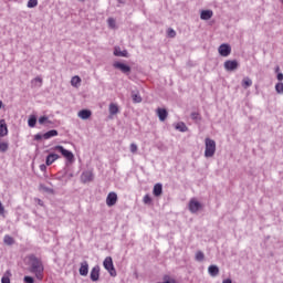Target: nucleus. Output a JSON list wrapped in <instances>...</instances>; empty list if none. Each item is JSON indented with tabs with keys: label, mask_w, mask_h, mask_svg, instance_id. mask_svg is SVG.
<instances>
[{
	"label": "nucleus",
	"mask_w": 283,
	"mask_h": 283,
	"mask_svg": "<svg viewBox=\"0 0 283 283\" xmlns=\"http://www.w3.org/2000/svg\"><path fill=\"white\" fill-rule=\"evenodd\" d=\"M28 266L30 273L35 274V277L38 280H43V261L41 259L36 258L34 254L28 256Z\"/></svg>",
	"instance_id": "obj_1"
},
{
	"label": "nucleus",
	"mask_w": 283,
	"mask_h": 283,
	"mask_svg": "<svg viewBox=\"0 0 283 283\" xmlns=\"http://www.w3.org/2000/svg\"><path fill=\"white\" fill-rule=\"evenodd\" d=\"M205 145H206L205 157L213 158V156H216V140L207 137L205 139Z\"/></svg>",
	"instance_id": "obj_2"
},
{
	"label": "nucleus",
	"mask_w": 283,
	"mask_h": 283,
	"mask_svg": "<svg viewBox=\"0 0 283 283\" xmlns=\"http://www.w3.org/2000/svg\"><path fill=\"white\" fill-rule=\"evenodd\" d=\"M54 151H59L66 159L67 165H72L74 163V153L65 149L63 146H55L53 148Z\"/></svg>",
	"instance_id": "obj_3"
},
{
	"label": "nucleus",
	"mask_w": 283,
	"mask_h": 283,
	"mask_svg": "<svg viewBox=\"0 0 283 283\" xmlns=\"http://www.w3.org/2000/svg\"><path fill=\"white\" fill-rule=\"evenodd\" d=\"M104 269L108 271L109 275L112 277H116V269L114 268V261L112 260V256H107L104 262Z\"/></svg>",
	"instance_id": "obj_4"
},
{
	"label": "nucleus",
	"mask_w": 283,
	"mask_h": 283,
	"mask_svg": "<svg viewBox=\"0 0 283 283\" xmlns=\"http://www.w3.org/2000/svg\"><path fill=\"white\" fill-rule=\"evenodd\" d=\"M226 72H235L240 67V62L238 60H228L223 63Z\"/></svg>",
	"instance_id": "obj_5"
},
{
	"label": "nucleus",
	"mask_w": 283,
	"mask_h": 283,
	"mask_svg": "<svg viewBox=\"0 0 283 283\" xmlns=\"http://www.w3.org/2000/svg\"><path fill=\"white\" fill-rule=\"evenodd\" d=\"M190 213H198L202 209V203L196 199H191L188 205Z\"/></svg>",
	"instance_id": "obj_6"
},
{
	"label": "nucleus",
	"mask_w": 283,
	"mask_h": 283,
	"mask_svg": "<svg viewBox=\"0 0 283 283\" xmlns=\"http://www.w3.org/2000/svg\"><path fill=\"white\" fill-rule=\"evenodd\" d=\"M92 180H94V172H92V170L82 172L81 182H83V185H87V182H92Z\"/></svg>",
	"instance_id": "obj_7"
},
{
	"label": "nucleus",
	"mask_w": 283,
	"mask_h": 283,
	"mask_svg": "<svg viewBox=\"0 0 283 283\" xmlns=\"http://www.w3.org/2000/svg\"><path fill=\"white\" fill-rule=\"evenodd\" d=\"M113 67H115V70H119L123 74H129V72H132V67L129 65L120 62H115Z\"/></svg>",
	"instance_id": "obj_8"
},
{
	"label": "nucleus",
	"mask_w": 283,
	"mask_h": 283,
	"mask_svg": "<svg viewBox=\"0 0 283 283\" xmlns=\"http://www.w3.org/2000/svg\"><path fill=\"white\" fill-rule=\"evenodd\" d=\"M118 202V195L116 192H109L106 197L107 207H114Z\"/></svg>",
	"instance_id": "obj_9"
},
{
	"label": "nucleus",
	"mask_w": 283,
	"mask_h": 283,
	"mask_svg": "<svg viewBox=\"0 0 283 283\" xmlns=\"http://www.w3.org/2000/svg\"><path fill=\"white\" fill-rule=\"evenodd\" d=\"M220 56H229L231 54V45L229 44H221L218 49Z\"/></svg>",
	"instance_id": "obj_10"
},
{
	"label": "nucleus",
	"mask_w": 283,
	"mask_h": 283,
	"mask_svg": "<svg viewBox=\"0 0 283 283\" xmlns=\"http://www.w3.org/2000/svg\"><path fill=\"white\" fill-rule=\"evenodd\" d=\"M80 275H82V277H87V274L90 273V263H87V261H83L80 264Z\"/></svg>",
	"instance_id": "obj_11"
},
{
	"label": "nucleus",
	"mask_w": 283,
	"mask_h": 283,
	"mask_svg": "<svg viewBox=\"0 0 283 283\" xmlns=\"http://www.w3.org/2000/svg\"><path fill=\"white\" fill-rule=\"evenodd\" d=\"M99 277H101V266L95 265L91 270V280L92 282H98Z\"/></svg>",
	"instance_id": "obj_12"
},
{
	"label": "nucleus",
	"mask_w": 283,
	"mask_h": 283,
	"mask_svg": "<svg viewBox=\"0 0 283 283\" xmlns=\"http://www.w3.org/2000/svg\"><path fill=\"white\" fill-rule=\"evenodd\" d=\"M59 158H61V156L51 153L46 156V160H45V165L46 167H50V165H53V163H56V160H59Z\"/></svg>",
	"instance_id": "obj_13"
},
{
	"label": "nucleus",
	"mask_w": 283,
	"mask_h": 283,
	"mask_svg": "<svg viewBox=\"0 0 283 283\" xmlns=\"http://www.w3.org/2000/svg\"><path fill=\"white\" fill-rule=\"evenodd\" d=\"M157 116L161 123H165L167 120V116H169V113L165 108H157Z\"/></svg>",
	"instance_id": "obj_14"
},
{
	"label": "nucleus",
	"mask_w": 283,
	"mask_h": 283,
	"mask_svg": "<svg viewBox=\"0 0 283 283\" xmlns=\"http://www.w3.org/2000/svg\"><path fill=\"white\" fill-rule=\"evenodd\" d=\"M78 118L82 120H87L88 118L92 117V111L90 109H82L77 113Z\"/></svg>",
	"instance_id": "obj_15"
},
{
	"label": "nucleus",
	"mask_w": 283,
	"mask_h": 283,
	"mask_svg": "<svg viewBox=\"0 0 283 283\" xmlns=\"http://www.w3.org/2000/svg\"><path fill=\"white\" fill-rule=\"evenodd\" d=\"M213 17V11L212 10H202L200 13V19L202 21H209Z\"/></svg>",
	"instance_id": "obj_16"
},
{
	"label": "nucleus",
	"mask_w": 283,
	"mask_h": 283,
	"mask_svg": "<svg viewBox=\"0 0 283 283\" xmlns=\"http://www.w3.org/2000/svg\"><path fill=\"white\" fill-rule=\"evenodd\" d=\"M8 136V125L6 124V119L0 120V137Z\"/></svg>",
	"instance_id": "obj_17"
},
{
	"label": "nucleus",
	"mask_w": 283,
	"mask_h": 283,
	"mask_svg": "<svg viewBox=\"0 0 283 283\" xmlns=\"http://www.w3.org/2000/svg\"><path fill=\"white\" fill-rule=\"evenodd\" d=\"M208 273L211 277H217V275L220 274V268H218V265H210L208 268Z\"/></svg>",
	"instance_id": "obj_18"
},
{
	"label": "nucleus",
	"mask_w": 283,
	"mask_h": 283,
	"mask_svg": "<svg viewBox=\"0 0 283 283\" xmlns=\"http://www.w3.org/2000/svg\"><path fill=\"white\" fill-rule=\"evenodd\" d=\"M114 56H124L125 59H127V56H129V53L127 52V50L122 51L119 46H117L114 49Z\"/></svg>",
	"instance_id": "obj_19"
},
{
	"label": "nucleus",
	"mask_w": 283,
	"mask_h": 283,
	"mask_svg": "<svg viewBox=\"0 0 283 283\" xmlns=\"http://www.w3.org/2000/svg\"><path fill=\"white\" fill-rule=\"evenodd\" d=\"M43 85V78L36 76L31 81V87H41Z\"/></svg>",
	"instance_id": "obj_20"
},
{
	"label": "nucleus",
	"mask_w": 283,
	"mask_h": 283,
	"mask_svg": "<svg viewBox=\"0 0 283 283\" xmlns=\"http://www.w3.org/2000/svg\"><path fill=\"white\" fill-rule=\"evenodd\" d=\"M241 85H242L243 90H249V87H251V85H253V81L250 80V77H243Z\"/></svg>",
	"instance_id": "obj_21"
},
{
	"label": "nucleus",
	"mask_w": 283,
	"mask_h": 283,
	"mask_svg": "<svg viewBox=\"0 0 283 283\" xmlns=\"http://www.w3.org/2000/svg\"><path fill=\"white\" fill-rule=\"evenodd\" d=\"M53 136H59V132L56 129H52L43 134L44 140H49V138H53Z\"/></svg>",
	"instance_id": "obj_22"
},
{
	"label": "nucleus",
	"mask_w": 283,
	"mask_h": 283,
	"mask_svg": "<svg viewBox=\"0 0 283 283\" xmlns=\"http://www.w3.org/2000/svg\"><path fill=\"white\" fill-rule=\"evenodd\" d=\"M154 196H156L158 198V196H163V185L161 184H156L154 186V190H153Z\"/></svg>",
	"instance_id": "obj_23"
},
{
	"label": "nucleus",
	"mask_w": 283,
	"mask_h": 283,
	"mask_svg": "<svg viewBox=\"0 0 283 283\" xmlns=\"http://www.w3.org/2000/svg\"><path fill=\"white\" fill-rule=\"evenodd\" d=\"M108 112L111 114V116H116V114H118V105L112 103L108 106Z\"/></svg>",
	"instance_id": "obj_24"
},
{
	"label": "nucleus",
	"mask_w": 283,
	"mask_h": 283,
	"mask_svg": "<svg viewBox=\"0 0 283 283\" xmlns=\"http://www.w3.org/2000/svg\"><path fill=\"white\" fill-rule=\"evenodd\" d=\"M71 85L73 87H78V85H81V77L78 75L73 76L71 80Z\"/></svg>",
	"instance_id": "obj_25"
},
{
	"label": "nucleus",
	"mask_w": 283,
	"mask_h": 283,
	"mask_svg": "<svg viewBox=\"0 0 283 283\" xmlns=\"http://www.w3.org/2000/svg\"><path fill=\"white\" fill-rule=\"evenodd\" d=\"M195 260L197 262H205V252L197 251L196 254H195Z\"/></svg>",
	"instance_id": "obj_26"
},
{
	"label": "nucleus",
	"mask_w": 283,
	"mask_h": 283,
	"mask_svg": "<svg viewBox=\"0 0 283 283\" xmlns=\"http://www.w3.org/2000/svg\"><path fill=\"white\" fill-rule=\"evenodd\" d=\"M10 277H12V273L8 270L1 279V283H10Z\"/></svg>",
	"instance_id": "obj_27"
},
{
	"label": "nucleus",
	"mask_w": 283,
	"mask_h": 283,
	"mask_svg": "<svg viewBox=\"0 0 283 283\" xmlns=\"http://www.w3.org/2000/svg\"><path fill=\"white\" fill-rule=\"evenodd\" d=\"M132 98L134 103H143V97H140V94L136 92H132Z\"/></svg>",
	"instance_id": "obj_28"
},
{
	"label": "nucleus",
	"mask_w": 283,
	"mask_h": 283,
	"mask_svg": "<svg viewBox=\"0 0 283 283\" xmlns=\"http://www.w3.org/2000/svg\"><path fill=\"white\" fill-rule=\"evenodd\" d=\"M39 190L42 191V193H54V189L48 188L45 185H40Z\"/></svg>",
	"instance_id": "obj_29"
},
{
	"label": "nucleus",
	"mask_w": 283,
	"mask_h": 283,
	"mask_svg": "<svg viewBox=\"0 0 283 283\" xmlns=\"http://www.w3.org/2000/svg\"><path fill=\"white\" fill-rule=\"evenodd\" d=\"M107 24L111 30H116V20L114 18H108Z\"/></svg>",
	"instance_id": "obj_30"
},
{
	"label": "nucleus",
	"mask_w": 283,
	"mask_h": 283,
	"mask_svg": "<svg viewBox=\"0 0 283 283\" xmlns=\"http://www.w3.org/2000/svg\"><path fill=\"white\" fill-rule=\"evenodd\" d=\"M176 129H178V132H187L189 128L187 125H185V123L180 122L176 125Z\"/></svg>",
	"instance_id": "obj_31"
},
{
	"label": "nucleus",
	"mask_w": 283,
	"mask_h": 283,
	"mask_svg": "<svg viewBox=\"0 0 283 283\" xmlns=\"http://www.w3.org/2000/svg\"><path fill=\"white\" fill-rule=\"evenodd\" d=\"M28 125H29V127H35V125H36V116H34V115L30 116V118L28 120Z\"/></svg>",
	"instance_id": "obj_32"
},
{
	"label": "nucleus",
	"mask_w": 283,
	"mask_h": 283,
	"mask_svg": "<svg viewBox=\"0 0 283 283\" xmlns=\"http://www.w3.org/2000/svg\"><path fill=\"white\" fill-rule=\"evenodd\" d=\"M4 244H14V239H12V237L10 235H6L3 239Z\"/></svg>",
	"instance_id": "obj_33"
},
{
	"label": "nucleus",
	"mask_w": 283,
	"mask_h": 283,
	"mask_svg": "<svg viewBox=\"0 0 283 283\" xmlns=\"http://www.w3.org/2000/svg\"><path fill=\"white\" fill-rule=\"evenodd\" d=\"M27 6L28 8H36V6H39V0H29Z\"/></svg>",
	"instance_id": "obj_34"
},
{
	"label": "nucleus",
	"mask_w": 283,
	"mask_h": 283,
	"mask_svg": "<svg viewBox=\"0 0 283 283\" xmlns=\"http://www.w3.org/2000/svg\"><path fill=\"white\" fill-rule=\"evenodd\" d=\"M167 35L169 36V39H176V30L169 28L167 31Z\"/></svg>",
	"instance_id": "obj_35"
},
{
	"label": "nucleus",
	"mask_w": 283,
	"mask_h": 283,
	"mask_svg": "<svg viewBox=\"0 0 283 283\" xmlns=\"http://www.w3.org/2000/svg\"><path fill=\"white\" fill-rule=\"evenodd\" d=\"M275 90H276L277 94H283V83H277L275 85Z\"/></svg>",
	"instance_id": "obj_36"
},
{
	"label": "nucleus",
	"mask_w": 283,
	"mask_h": 283,
	"mask_svg": "<svg viewBox=\"0 0 283 283\" xmlns=\"http://www.w3.org/2000/svg\"><path fill=\"white\" fill-rule=\"evenodd\" d=\"M190 116H191L192 120H200V114H198L197 112L191 113Z\"/></svg>",
	"instance_id": "obj_37"
},
{
	"label": "nucleus",
	"mask_w": 283,
	"mask_h": 283,
	"mask_svg": "<svg viewBox=\"0 0 283 283\" xmlns=\"http://www.w3.org/2000/svg\"><path fill=\"white\" fill-rule=\"evenodd\" d=\"M0 151H8V143H0Z\"/></svg>",
	"instance_id": "obj_38"
},
{
	"label": "nucleus",
	"mask_w": 283,
	"mask_h": 283,
	"mask_svg": "<svg viewBox=\"0 0 283 283\" xmlns=\"http://www.w3.org/2000/svg\"><path fill=\"white\" fill-rule=\"evenodd\" d=\"M130 151H132V154H136V151H138V145L130 144Z\"/></svg>",
	"instance_id": "obj_39"
},
{
	"label": "nucleus",
	"mask_w": 283,
	"mask_h": 283,
	"mask_svg": "<svg viewBox=\"0 0 283 283\" xmlns=\"http://www.w3.org/2000/svg\"><path fill=\"white\" fill-rule=\"evenodd\" d=\"M144 203H145V205H150V203H151V197H149V195H146V196L144 197Z\"/></svg>",
	"instance_id": "obj_40"
},
{
	"label": "nucleus",
	"mask_w": 283,
	"mask_h": 283,
	"mask_svg": "<svg viewBox=\"0 0 283 283\" xmlns=\"http://www.w3.org/2000/svg\"><path fill=\"white\" fill-rule=\"evenodd\" d=\"M24 282L25 283H34V277H32V276H24Z\"/></svg>",
	"instance_id": "obj_41"
},
{
	"label": "nucleus",
	"mask_w": 283,
	"mask_h": 283,
	"mask_svg": "<svg viewBox=\"0 0 283 283\" xmlns=\"http://www.w3.org/2000/svg\"><path fill=\"white\" fill-rule=\"evenodd\" d=\"M43 123H48V117L46 116H42L39 118V124L43 125Z\"/></svg>",
	"instance_id": "obj_42"
},
{
	"label": "nucleus",
	"mask_w": 283,
	"mask_h": 283,
	"mask_svg": "<svg viewBox=\"0 0 283 283\" xmlns=\"http://www.w3.org/2000/svg\"><path fill=\"white\" fill-rule=\"evenodd\" d=\"M4 212H6V208H3V203H1L0 201V216H3Z\"/></svg>",
	"instance_id": "obj_43"
},
{
	"label": "nucleus",
	"mask_w": 283,
	"mask_h": 283,
	"mask_svg": "<svg viewBox=\"0 0 283 283\" xmlns=\"http://www.w3.org/2000/svg\"><path fill=\"white\" fill-rule=\"evenodd\" d=\"M42 138H43V135H41V134H36L34 136V140H42Z\"/></svg>",
	"instance_id": "obj_44"
},
{
	"label": "nucleus",
	"mask_w": 283,
	"mask_h": 283,
	"mask_svg": "<svg viewBox=\"0 0 283 283\" xmlns=\"http://www.w3.org/2000/svg\"><path fill=\"white\" fill-rule=\"evenodd\" d=\"M40 169L42 171H46L48 170V166L45 164H42V165H40Z\"/></svg>",
	"instance_id": "obj_45"
},
{
	"label": "nucleus",
	"mask_w": 283,
	"mask_h": 283,
	"mask_svg": "<svg viewBox=\"0 0 283 283\" xmlns=\"http://www.w3.org/2000/svg\"><path fill=\"white\" fill-rule=\"evenodd\" d=\"M283 80V74L282 73H279L277 74V81H282Z\"/></svg>",
	"instance_id": "obj_46"
},
{
	"label": "nucleus",
	"mask_w": 283,
	"mask_h": 283,
	"mask_svg": "<svg viewBox=\"0 0 283 283\" xmlns=\"http://www.w3.org/2000/svg\"><path fill=\"white\" fill-rule=\"evenodd\" d=\"M36 202H38V205H40V207H43V200L36 199Z\"/></svg>",
	"instance_id": "obj_47"
},
{
	"label": "nucleus",
	"mask_w": 283,
	"mask_h": 283,
	"mask_svg": "<svg viewBox=\"0 0 283 283\" xmlns=\"http://www.w3.org/2000/svg\"><path fill=\"white\" fill-rule=\"evenodd\" d=\"M222 283H233V282L231 281V279H226L222 281Z\"/></svg>",
	"instance_id": "obj_48"
},
{
	"label": "nucleus",
	"mask_w": 283,
	"mask_h": 283,
	"mask_svg": "<svg viewBox=\"0 0 283 283\" xmlns=\"http://www.w3.org/2000/svg\"><path fill=\"white\" fill-rule=\"evenodd\" d=\"M1 107H3V102L2 101H0V109H1Z\"/></svg>",
	"instance_id": "obj_49"
},
{
	"label": "nucleus",
	"mask_w": 283,
	"mask_h": 283,
	"mask_svg": "<svg viewBox=\"0 0 283 283\" xmlns=\"http://www.w3.org/2000/svg\"><path fill=\"white\" fill-rule=\"evenodd\" d=\"M276 72H280V66L276 67Z\"/></svg>",
	"instance_id": "obj_50"
},
{
	"label": "nucleus",
	"mask_w": 283,
	"mask_h": 283,
	"mask_svg": "<svg viewBox=\"0 0 283 283\" xmlns=\"http://www.w3.org/2000/svg\"><path fill=\"white\" fill-rule=\"evenodd\" d=\"M80 1H85V0H80Z\"/></svg>",
	"instance_id": "obj_51"
},
{
	"label": "nucleus",
	"mask_w": 283,
	"mask_h": 283,
	"mask_svg": "<svg viewBox=\"0 0 283 283\" xmlns=\"http://www.w3.org/2000/svg\"><path fill=\"white\" fill-rule=\"evenodd\" d=\"M282 1V3H283V0H281Z\"/></svg>",
	"instance_id": "obj_52"
}]
</instances>
